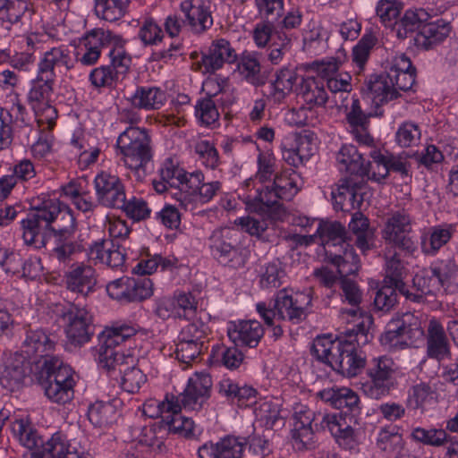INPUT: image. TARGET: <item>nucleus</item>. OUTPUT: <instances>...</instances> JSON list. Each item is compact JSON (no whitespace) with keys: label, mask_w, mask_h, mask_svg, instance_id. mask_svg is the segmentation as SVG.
<instances>
[{"label":"nucleus","mask_w":458,"mask_h":458,"mask_svg":"<svg viewBox=\"0 0 458 458\" xmlns=\"http://www.w3.org/2000/svg\"><path fill=\"white\" fill-rule=\"evenodd\" d=\"M212 378L207 373H196L188 381L187 386L181 396V403L184 408L191 410L199 409L203 403L210 396Z\"/></svg>","instance_id":"nucleus-17"},{"label":"nucleus","mask_w":458,"mask_h":458,"mask_svg":"<svg viewBox=\"0 0 458 458\" xmlns=\"http://www.w3.org/2000/svg\"><path fill=\"white\" fill-rule=\"evenodd\" d=\"M38 381L44 390L46 396L51 402L58 404H65L73 399L74 387L70 386V385L56 386L52 385V381L50 379H38Z\"/></svg>","instance_id":"nucleus-48"},{"label":"nucleus","mask_w":458,"mask_h":458,"mask_svg":"<svg viewBox=\"0 0 458 458\" xmlns=\"http://www.w3.org/2000/svg\"><path fill=\"white\" fill-rule=\"evenodd\" d=\"M316 233L321 240L325 258L339 259L341 253L344 255V250L352 246L346 229L340 222L320 221ZM344 259L348 262L353 256L350 252H345Z\"/></svg>","instance_id":"nucleus-13"},{"label":"nucleus","mask_w":458,"mask_h":458,"mask_svg":"<svg viewBox=\"0 0 458 458\" xmlns=\"http://www.w3.org/2000/svg\"><path fill=\"white\" fill-rule=\"evenodd\" d=\"M427 355L438 361L451 356V346L442 325L436 319L429 321L427 335Z\"/></svg>","instance_id":"nucleus-29"},{"label":"nucleus","mask_w":458,"mask_h":458,"mask_svg":"<svg viewBox=\"0 0 458 458\" xmlns=\"http://www.w3.org/2000/svg\"><path fill=\"white\" fill-rule=\"evenodd\" d=\"M452 226H434L431 228L428 242H423L421 244L422 251L426 255H435L441 247L445 245L453 235Z\"/></svg>","instance_id":"nucleus-46"},{"label":"nucleus","mask_w":458,"mask_h":458,"mask_svg":"<svg viewBox=\"0 0 458 458\" xmlns=\"http://www.w3.org/2000/svg\"><path fill=\"white\" fill-rule=\"evenodd\" d=\"M281 195L273 185L265 186L259 194L255 197L250 208L257 213L262 216H267L269 218L276 220L278 219L283 213V207L279 203Z\"/></svg>","instance_id":"nucleus-32"},{"label":"nucleus","mask_w":458,"mask_h":458,"mask_svg":"<svg viewBox=\"0 0 458 458\" xmlns=\"http://www.w3.org/2000/svg\"><path fill=\"white\" fill-rule=\"evenodd\" d=\"M195 115L199 122L206 126L218 120L219 113L211 96L198 100L195 106Z\"/></svg>","instance_id":"nucleus-52"},{"label":"nucleus","mask_w":458,"mask_h":458,"mask_svg":"<svg viewBox=\"0 0 458 458\" xmlns=\"http://www.w3.org/2000/svg\"><path fill=\"white\" fill-rule=\"evenodd\" d=\"M89 81L96 88L108 87L113 88L120 81L117 73L112 72L107 65L95 68L89 74Z\"/></svg>","instance_id":"nucleus-63"},{"label":"nucleus","mask_w":458,"mask_h":458,"mask_svg":"<svg viewBox=\"0 0 458 458\" xmlns=\"http://www.w3.org/2000/svg\"><path fill=\"white\" fill-rule=\"evenodd\" d=\"M12 429L20 443L30 450V453H25L22 458H55L60 455L64 448L61 434L55 433L45 442L37 429L24 420H16Z\"/></svg>","instance_id":"nucleus-4"},{"label":"nucleus","mask_w":458,"mask_h":458,"mask_svg":"<svg viewBox=\"0 0 458 458\" xmlns=\"http://www.w3.org/2000/svg\"><path fill=\"white\" fill-rule=\"evenodd\" d=\"M96 15L106 21H116L123 18L129 5V0H94Z\"/></svg>","instance_id":"nucleus-39"},{"label":"nucleus","mask_w":458,"mask_h":458,"mask_svg":"<svg viewBox=\"0 0 458 458\" xmlns=\"http://www.w3.org/2000/svg\"><path fill=\"white\" fill-rule=\"evenodd\" d=\"M48 200L40 206L35 207L21 222L22 238L27 245L36 249L46 248L51 244L50 218Z\"/></svg>","instance_id":"nucleus-10"},{"label":"nucleus","mask_w":458,"mask_h":458,"mask_svg":"<svg viewBox=\"0 0 458 458\" xmlns=\"http://www.w3.org/2000/svg\"><path fill=\"white\" fill-rule=\"evenodd\" d=\"M130 282L129 303L140 302L148 299L153 294V283L149 278H132Z\"/></svg>","instance_id":"nucleus-59"},{"label":"nucleus","mask_w":458,"mask_h":458,"mask_svg":"<svg viewBox=\"0 0 458 458\" xmlns=\"http://www.w3.org/2000/svg\"><path fill=\"white\" fill-rule=\"evenodd\" d=\"M434 391L427 383L411 386L408 393L407 405L412 410H424L425 403L432 398Z\"/></svg>","instance_id":"nucleus-54"},{"label":"nucleus","mask_w":458,"mask_h":458,"mask_svg":"<svg viewBox=\"0 0 458 458\" xmlns=\"http://www.w3.org/2000/svg\"><path fill=\"white\" fill-rule=\"evenodd\" d=\"M345 252H350L352 256H353V259H348V262H345V255L343 253L340 254L339 259H334L333 258H325V260L333 264L336 267V272L342 280L343 278H347V276L356 274L359 269V264H360V259L359 256L355 253L354 249L352 246L346 248L344 250Z\"/></svg>","instance_id":"nucleus-51"},{"label":"nucleus","mask_w":458,"mask_h":458,"mask_svg":"<svg viewBox=\"0 0 458 458\" xmlns=\"http://www.w3.org/2000/svg\"><path fill=\"white\" fill-rule=\"evenodd\" d=\"M54 81L38 75L36 81L30 89L28 100L35 114L38 116L47 113V118L56 114L55 109L49 104L53 93Z\"/></svg>","instance_id":"nucleus-23"},{"label":"nucleus","mask_w":458,"mask_h":458,"mask_svg":"<svg viewBox=\"0 0 458 458\" xmlns=\"http://www.w3.org/2000/svg\"><path fill=\"white\" fill-rule=\"evenodd\" d=\"M297 81V74L288 68H282L276 73V80L271 82L273 91L271 98L275 102H282L290 94Z\"/></svg>","instance_id":"nucleus-40"},{"label":"nucleus","mask_w":458,"mask_h":458,"mask_svg":"<svg viewBox=\"0 0 458 458\" xmlns=\"http://www.w3.org/2000/svg\"><path fill=\"white\" fill-rule=\"evenodd\" d=\"M116 369L121 374V386L122 388L128 393H136L140 388L141 385L146 381V376L143 372L136 368L133 363H123V366L116 365Z\"/></svg>","instance_id":"nucleus-43"},{"label":"nucleus","mask_w":458,"mask_h":458,"mask_svg":"<svg viewBox=\"0 0 458 458\" xmlns=\"http://www.w3.org/2000/svg\"><path fill=\"white\" fill-rule=\"evenodd\" d=\"M55 345V342L45 330L30 327L26 329L21 352L28 358L40 357L43 361L46 358L52 357L50 352L54 351Z\"/></svg>","instance_id":"nucleus-22"},{"label":"nucleus","mask_w":458,"mask_h":458,"mask_svg":"<svg viewBox=\"0 0 458 458\" xmlns=\"http://www.w3.org/2000/svg\"><path fill=\"white\" fill-rule=\"evenodd\" d=\"M68 290L86 297L96 285L95 270L90 266L74 264L64 276Z\"/></svg>","instance_id":"nucleus-25"},{"label":"nucleus","mask_w":458,"mask_h":458,"mask_svg":"<svg viewBox=\"0 0 458 458\" xmlns=\"http://www.w3.org/2000/svg\"><path fill=\"white\" fill-rule=\"evenodd\" d=\"M152 403L157 405V411L156 413H149L148 409L152 405L149 403L145 406L144 414L150 418H160V420L153 426V428H149V431L155 433L156 428H157L159 431L165 430L168 433L180 434L185 437L194 436V422L191 419L182 415V407L178 401L174 402L166 398L163 402Z\"/></svg>","instance_id":"nucleus-8"},{"label":"nucleus","mask_w":458,"mask_h":458,"mask_svg":"<svg viewBox=\"0 0 458 458\" xmlns=\"http://www.w3.org/2000/svg\"><path fill=\"white\" fill-rule=\"evenodd\" d=\"M369 156L372 162L365 164V167H368L369 171L360 177L366 176L369 180L381 182L388 175L387 157L376 149L371 150Z\"/></svg>","instance_id":"nucleus-47"},{"label":"nucleus","mask_w":458,"mask_h":458,"mask_svg":"<svg viewBox=\"0 0 458 458\" xmlns=\"http://www.w3.org/2000/svg\"><path fill=\"white\" fill-rule=\"evenodd\" d=\"M240 70L244 78L254 86H262L267 81V75L260 73V64L252 56H244Z\"/></svg>","instance_id":"nucleus-53"},{"label":"nucleus","mask_w":458,"mask_h":458,"mask_svg":"<svg viewBox=\"0 0 458 458\" xmlns=\"http://www.w3.org/2000/svg\"><path fill=\"white\" fill-rule=\"evenodd\" d=\"M208 327L200 320L185 325L180 331L178 340L202 344L207 336Z\"/></svg>","instance_id":"nucleus-58"},{"label":"nucleus","mask_w":458,"mask_h":458,"mask_svg":"<svg viewBox=\"0 0 458 458\" xmlns=\"http://www.w3.org/2000/svg\"><path fill=\"white\" fill-rule=\"evenodd\" d=\"M173 300L177 310V317L190 319L196 314L198 302L191 293H179Z\"/></svg>","instance_id":"nucleus-62"},{"label":"nucleus","mask_w":458,"mask_h":458,"mask_svg":"<svg viewBox=\"0 0 458 458\" xmlns=\"http://www.w3.org/2000/svg\"><path fill=\"white\" fill-rule=\"evenodd\" d=\"M123 210L126 216L135 221H140L149 216L150 209L148 207V203L142 199L132 198L130 200H126L124 196V204L121 207H116Z\"/></svg>","instance_id":"nucleus-60"},{"label":"nucleus","mask_w":458,"mask_h":458,"mask_svg":"<svg viewBox=\"0 0 458 458\" xmlns=\"http://www.w3.org/2000/svg\"><path fill=\"white\" fill-rule=\"evenodd\" d=\"M358 340L342 339L332 341L318 336L312 344L311 352L318 360L346 377L359 375L366 366V359L359 350Z\"/></svg>","instance_id":"nucleus-1"},{"label":"nucleus","mask_w":458,"mask_h":458,"mask_svg":"<svg viewBox=\"0 0 458 458\" xmlns=\"http://www.w3.org/2000/svg\"><path fill=\"white\" fill-rule=\"evenodd\" d=\"M50 218V234L53 255L64 261L75 253L79 245L74 242L77 230L76 220L72 209L58 200H48Z\"/></svg>","instance_id":"nucleus-2"},{"label":"nucleus","mask_w":458,"mask_h":458,"mask_svg":"<svg viewBox=\"0 0 458 458\" xmlns=\"http://www.w3.org/2000/svg\"><path fill=\"white\" fill-rule=\"evenodd\" d=\"M263 334L261 324L256 320L239 321L228 328V336L237 346L254 348Z\"/></svg>","instance_id":"nucleus-26"},{"label":"nucleus","mask_w":458,"mask_h":458,"mask_svg":"<svg viewBox=\"0 0 458 458\" xmlns=\"http://www.w3.org/2000/svg\"><path fill=\"white\" fill-rule=\"evenodd\" d=\"M203 348L204 345L202 344L178 340L174 352L179 361L188 365L199 357Z\"/></svg>","instance_id":"nucleus-61"},{"label":"nucleus","mask_w":458,"mask_h":458,"mask_svg":"<svg viewBox=\"0 0 458 458\" xmlns=\"http://www.w3.org/2000/svg\"><path fill=\"white\" fill-rule=\"evenodd\" d=\"M358 425L357 417L348 416L339 418L335 415H325L321 427L328 428L336 442L345 449H352L356 442L355 426Z\"/></svg>","instance_id":"nucleus-15"},{"label":"nucleus","mask_w":458,"mask_h":458,"mask_svg":"<svg viewBox=\"0 0 458 458\" xmlns=\"http://www.w3.org/2000/svg\"><path fill=\"white\" fill-rule=\"evenodd\" d=\"M423 337L424 330L420 318L411 312H406L387 323L380 341L382 344L389 346L413 345L422 341Z\"/></svg>","instance_id":"nucleus-9"},{"label":"nucleus","mask_w":458,"mask_h":458,"mask_svg":"<svg viewBox=\"0 0 458 458\" xmlns=\"http://www.w3.org/2000/svg\"><path fill=\"white\" fill-rule=\"evenodd\" d=\"M115 409L109 403L96 402L88 410V418L97 428H106L115 420Z\"/></svg>","instance_id":"nucleus-44"},{"label":"nucleus","mask_w":458,"mask_h":458,"mask_svg":"<svg viewBox=\"0 0 458 458\" xmlns=\"http://www.w3.org/2000/svg\"><path fill=\"white\" fill-rule=\"evenodd\" d=\"M218 391L240 407L249 406L256 402V389L246 385H240L231 378L222 379L218 384Z\"/></svg>","instance_id":"nucleus-34"},{"label":"nucleus","mask_w":458,"mask_h":458,"mask_svg":"<svg viewBox=\"0 0 458 458\" xmlns=\"http://www.w3.org/2000/svg\"><path fill=\"white\" fill-rule=\"evenodd\" d=\"M181 10L194 33L201 34L213 25L209 5L203 0H185L181 4Z\"/></svg>","instance_id":"nucleus-19"},{"label":"nucleus","mask_w":458,"mask_h":458,"mask_svg":"<svg viewBox=\"0 0 458 458\" xmlns=\"http://www.w3.org/2000/svg\"><path fill=\"white\" fill-rule=\"evenodd\" d=\"M361 93L371 98L377 106L396 99L400 96L396 89H393L387 72L371 74L366 79Z\"/></svg>","instance_id":"nucleus-20"},{"label":"nucleus","mask_w":458,"mask_h":458,"mask_svg":"<svg viewBox=\"0 0 458 458\" xmlns=\"http://www.w3.org/2000/svg\"><path fill=\"white\" fill-rule=\"evenodd\" d=\"M349 229L356 235L355 244L358 248L362 251L370 249L374 231L369 226V219L361 212L356 211L352 215Z\"/></svg>","instance_id":"nucleus-37"},{"label":"nucleus","mask_w":458,"mask_h":458,"mask_svg":"<svg viewBox=\"0 0 458 458\" xmlns=\"http://www.w3.org/2000/svg\"><path fill=\"white\" fill-rule=\"evenodd\" d=\"M94 183L100 204L114 208L124 204V187L116 175L102 172L96 176Z\"/></svg>","instance_id":"nucleus-14"},{"label":"nucleus","mask_w":458,"mask_h":458,"mask_svg":"<svg viewBox=\"0 0 458 458\" xmlns=\"http://www.w3.org/2000/svg\"><path fill=\"white\" fill-rule=\"evenodd\" d=\"M298 96L302 99L303 104L308 106L310 112L314 107L325 106L328 100L325 81L314 77L301 79Z\"/></svg>","instance_id":"nucleus-33"},{"label":"nucleus","mask_w":458,"mask_h":458,"mask_svg":"<svg viewBox=\"0 0 458 458\" xmlns=\"http://www.w3.org/2000/svg\"><path fill=\"white\" fill-rule=\"evenodd\" d=\"M314 413L310 411L300 412L295 416L292 430L293 445L299 451L315 447V433L313 428Z\"/></svg>","instance_id":"nucleus-27"},{"label":"nucleus","mask_w":458,"mask_h":458,"mask_svg":"<svg viewBox=\"0 0 458 458\" xmlns=\"http://www.w3.org/2000/svg\"><path fill=\"white\" fill-rule=\"evenodd\" d=\"M365 367L369 380L363 389L369 397L378 399L395 389L397 367L392 358L386 355L374 357Z\"/></svg>","instance_id":"nucleus-6"},{"label":"nucleus","mask_w":458,"mask_h":458,"mask_svg":"<svg viewBox=\"0 0 458 458\" xmlns=\"http://www.w3.org/2000/svg\"><path fill=\"white\" fill-rule=\"evenodd\" d=\"M203 180L204 175L200 171L187 174L182 170L178 182L180 192L174 193L175 198L181 202V205H185L188 197L198 192Z\"/></svg>","instance_id":"nucleus-45"},{"label":"nucleus","mask_w":458,"mask_h":458,"mask_svg":"<svg viewBox=\"0 0 458 458\" xmlns=\"http://www.w3.org/2000/svg\"><path fill=\"white\" fill-rule=\"evenodd\" d=\"M30 5L27 0H14L5 9L0 11V20L8 24L29 21L33 14Z\"/></svg>","instance_id":"nucleus-42"},{"label":"nucleus","mask_w":458,"mask_h":458,"mask_svg":"<svg viewBox=\"0 0 458 458\" xmlns=\"http://www.w3.org/2000/svg\"><path fill=\"white\" fill-rule=\"evenodd\" d=\"M337 161L341 164L350 174L362 175L368 173V167H365V161L357 148L352 145H344L337 154Z\"/></svg>","instance_id":"nucleus-38"},{"label":"nucleus","mask_w":458,"mask_h":458,"mask_svg":"<svg viewBox=\"0 0 458 458\" xmlns=\"http://www.w3.org/2000/svg\"><path fill=\"white\" fill-rule=\"evenodd\" d=\"M413 285L424 294H431L435 291L443 288L437 279L431 267L424 268L420 273L416 274L413 278Z\"/></svg>","instance_id":"nucleus-57"},{"label":"nucleus","mask_w":458,"mask_h":458,"mask_svg":"<svg viewBox=\"0 0 458 458\" xmlns=\"http://www.w3.org/2000/svg\"><path fill=\"white\" fill-rule=\"evenodd\" d=\"M117 147L123 156L125 165L132 170L145 166L152 158L150 137L145 129L128 127L119 135Z\"/></svg>","instance_id":"nucleus-7"},{"label":"nucleus","mask_w":458,"mask_h":458,"mask_svg":"<svg viewBox=\"0 0 458 458\" xmlns=\"http://www.w3.org/2000/svg\"><path fill=\"white\" fill-rule=\"evenodd\" d=\"M411 437L419 443L431 446H441L448 441V435L443 429L415 428Z\"/></svg>","instance_id":"nucleus-50"},{"label":"nucleus","mask_w":458,"mask_h":458,"mask_svg":"<svg viewBox=\"0 0 458 458\" xmlns=\"http://www.w3.org/2000/svg\"><path fill=\"white\" fill-rule=\"evenodd\" d=\"M37 373L38 379H45L56 382H62L64 385L74 387L75 380L72 368L64 363L58 357H48L41 361Z\"/></svg>","instance_id":"nucleus-30"},{"label":"nucleus","mask_w":458,"mask_h":458,"mask_svg":"<svg viewBox=\"0 0 458 458\" xmlns=\"http://www.w3.org/2000/svg\"><path fill=\"white\" fill-rule=\"evenodd\" d=\"M228 229L216 230L209 237V248L212 255L222 265L232 268L245 266L247 255L244 249L233 241Z\"/></svg>","instance_id":"nucleus-11"},{"label":"nucleus","mask_w":458,"mask_h":458,"mask_svg":"<svg viewBox=\"0 0 458 458\" xmlns=\"http://www.w3.org/2000/svg\"><path fill=\"white\" fill-rule=\"evenodd\" d=\"M321 397L333 407L341 410L343 417H357L360 412V398L351 388H331L321 392Z\"/></svg>","instance_id":"nucleus-24"},{"label":"nucleus","mask_w":458,"mask_h":458,"mask_svg":"<svg viewBox=\"0 0 458 458\" xmlns=\"http://www.w3.org/2000/svg\"><path fill=\"white\" fill-rule=\"evenodd\" d=\"M127 100L133 108L157 110L164 105L165 94L157 87H138Z\"/></svg>","instance_id":"nucleus-35"},{"label":"nucleus","mask_w":458,"mask_h":458,"mask_svg":"<svg viewBox=\"0 0 458 458\" xmlns=\"http://www.w3.org/2000/svg\"><path fill=\"white\" fill-rule=\"evenodd\" d=\"M27 359L22 352L5 355L0 370V383L4 388L13 391L22 384L30 365Z\"/></svg>","instance_id":"nucleus-16"},{"label":"nucleus","mask_w":458,"mask_h":458,"mask_svg":"<svg viewBox=\"0 0 458 458\" xmlns=\"http://www.w3.org/2000/svg\"><path fill=\"white\" fill-rule=\"evenodd\" d=\"M122 38L114 35L109 30L95 29L89 32L84 38L85 54L81 58V62L86 65L94 64L100 56L101 48L109 44L119 46Z\"/></svg>","instance_id":"nucleus-21"},{"label":"nucleus","mask_w":458,"mask_h":458,"mask_svg":"<svg viewBox=\"0 0 458 458\" xmlns=\"http://www.w3.org/2000/svg\"><path fill=\"white\" fill-rule=\"evenodd\" d=\"M411 231V221L410 217L404 214L396 212L388 218L385 229L384 238L394 237L396 234L410 233Z\"/></svg>","instance_id":"nucleus-56"},{"label":"nucleus","mask_w":458,"mask_h":458,"mask_svg":"<svg viewBox=\"0 0 458 458\" xmlns=\"http://www.w3.org/2000/svg\"><path fill=\"white\" fill-rule=\"evenodd\" d=\"M430 267L442 287L448 286L451 280L458 275V265L453 258L437 259Z\"/></svg>","instance_id":"nucleus-49"},{"label":"nucleus","mask_w":458,"mask_h":458,"mask_svg":"<svg viewBox=\"0 0 458 458\" xmlns=\"http://www.w3.org/2000/svg\"><path fill=\"white\" fill-rule=\"evenodd\" d=\"M397 302L395 289L388 284L383 285L376 293L374 306L377 310L389 311Z\"/></svg>","instance_id":"nucleus-64"},{"label":"nucleus","mask_w":458,"mask_h":458,"mask_svg":"<svg viewBox=\"0 0 458 458\" xmlns=\"http://www.w3.org/2000/svg\"><path fill=\"white\" fill-rule=\"evenodd\" d=\"M135 334L136 329L132 327L120 326L114 327L112 334L99 335V347L97 350L99 365L107 371H111L116 369V365L121 367L124 362L127 364L135 362L134 357L131 354L125 355L121 346V343Z\"/></svg>","instance_id":"nucleus-5"},{"label":"nucleus","mask_w":458,"mask_h":458,"mask_svg":"<svg viewBox=\"0 0 458 458\" xmlns=\"http://www.w3.org/2000/svg\"><path fill=\"white\" fill-rule=\"evenodd\" d=\"M64 330L69 342L74 346L88 343L94 335L92 316L86 308L71 304L62 314Z\"/></svg>","instance_id":"nucleus-12"},{"label":"nucleus","mask_w":458,"mask_h":458,"mask_svg":"<svg viewBox=\"0 0 458 458\" xmlns=\"http://www.w3.org/2000/svg\"><path fill=\"white\" fill-rule=\"evenodd\" d=\"M429 19V14L423 9L407 10L396 22L397 37L401 39L412 38L414 33L420 32L422 24Z\"/></svg>","instance_id":"nucleus-36"},{"label":"nucleus","mask_w":458,"mask_h":458,"mask_svg":"<svg viewBox=\"0 0 458 458\" xmlns=\"http://www.w3.org/2000/svg\"><path fill=\"white\" fill-rule=\"evenodd\" d=\"M71 67V57L68 51L62 47H53L47 51L40 60L38 75L55 81V72H62Z\"/></svg>","instance_id":"nucleus-31"},{"label":"nucleus","mask_w":458,"mask_h":458,"mask_svg":"<svg viewBox=\"0 0 458 458\" xmlns=\"http://www.w3.org/2000/svg\"><path fill=\"white\" fill-rule=\"evenodd\" d=\"M210 359L214 363L222 364L229 369H234L242 363L244 356L235 344L231 347L216 345L212 349Z\"/></svg>","instance_id":"nucleus-41"},{"label":"nucleus","mask_w":458,"mask_h":458,"mask_svg":"<svg viewBox=\"0 0 458 458\" xmlns=\"http://www.w3.org/2000/svg\"><path fill=\"white\" fill-rule=\"evenodd\" d=\"M237 55L230 42L219 38L212 42L207 53L202 55L200 67L203 73H214L222 68L225 63L233 64L236 61Z\"/></svg>","instance_id":"nucleus-18"},{"label":"nucleus","mask_w":458,"mask_h":458,"mask_svg":"<svg viewBox=\"0 0 458 458\" xmlns=\"http://www.w3.org/2000/svg\"><path fill=\"white\" fill-rule=\"evenodd\" d=\"M311 293L310 289L309 293L299 292L289 295L284 289L281 290L268 307L263 302L258 303L257 311L267 326H272L273 319L276 318L279 320L299 324L308 316L312 301Z\"/></svg>","instance_id":"nucleus-3"},{"label":"nucleus","mask_w":458,"mask_h":458,"mask_svg":"<svg viewBox=\"0 0 458 458\" xmlns=\"http://www.w3.org/2000/svg\"><path fill=\"white\" fill-rule=\"evenodd\" d=\"M246 445L238 437L226 436L220 439L221 458H249Z\"/></svg>","instance_id":"nucleus-55"},{"label":"nucleus","mask_w":458,"mask_h":458,"mask_svg":"<svg viewBox=\"0 0 458 458\" xmlns=\"http://www.w3.org/2000/svg\"><path fill=\"white\" fill-rule=\"evenodd\" d=\"M450 30L449 22L443 19L433 21L429 16V19L422 24L420 32H418L413 39L417 46L428 49L442 42L449 35Z\"/></svg>","instance_id":"nucleus-28"}]
</instances>
